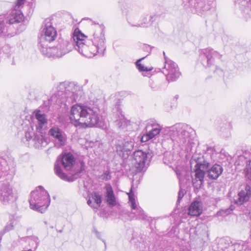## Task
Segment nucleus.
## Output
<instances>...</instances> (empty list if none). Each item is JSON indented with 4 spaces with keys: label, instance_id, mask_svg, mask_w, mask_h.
<instances>
[{
    "label": "nucleus",
    "instance_id": "nucleus-1",
    "mask_svg": "<svg viewBox=\"0 0 251 251\" xmlns=\"http://www.w3.org/2000/svg\"><path fill=\"white\" fill-rule=\"evenodd\" d=\"M90 40L86 41L87 37L78 29L73 34L72 41L63 40L56 47L45 46L40 49L43 55L48 57H60L71 51L75 47L78 51L87 57H92L97 54H102L105 50V38L103 27L99 25L91 28Z\"/></svg>",
    "mask_w": 251,
    "mask_h": 251
},
{
    "label": "nucleus",
    "instance_id": "nucleus-2",
    "mask_svg": "<svg viewBox=\"0 0 251 251\" xmlns=\"http://www.w3.org/2000/svg\"><path fill=\"white\" fill-rule=\"evenodd\" d=\"M70 119L75 126L98 127L101 124L100 109L94 105L75 104L72 106Z\"/></svg>",
    "mask_w": 251,
    "mask_h": 251
},
{
    "label": "nucleus",
    "instance_id": "nucleus-3",
    "mask_svg": "<svg viewBox=\"0 0 251 251\" xmlns=\"http://www.w3.org/2000/svg\"><path fill=\"white\" fill-rule=\"evenodd\" d=\"M192 132V129L188 125L177 124L165 128L163 133L169 135L174 146L188 151L194 144Z\"/></svg>",
    "mask_w": 251,
    "mask_h": 251
},
{
    "label": "nucleus",
    "instance_id": "nucleus-4",
    "mask_svg": "<svg viewBox=\"0 0 251 251\" xmlns=\"http://www.w3.org/2000/svg\"><path fill=\"white\" fill-rule=\"evenodd\" d=\"M77 164L76 158L70 152L62 153L59 155L54 163V170L55 174L61 179L72 182L74 178L72 176H68L64 172H69L70 174L75 173Z\"/></svg>",
    "mask_w": 251,
    "mask_h": 251
},
{
    "label": "nucleus",
    "instance_id": "nucleus-5",
    "mask_svg": "<svg viewBox=\"0 0 251 251\" xmlns=\"http://www.w3.org/2000/svg\"><path fill=\"white\" fill-rule=\"evenodd\" d=\"M77 86L74 83H61L57 87V94L53 95L51 99L58 104L67 105V103H72L77 100Z\"/></svg>",
    "mask_w": 251,
    "mask_h": 251
},
{
    "label": "nucleus",
    "instance_id": "nucleus-6",
    "mask_svg": "<svg viewBox=\"0 0 251 251\" xmlns=\"http://www.w3.org/2000/svg\"><path fill=\"white\" fill-rule=\"evenodd\" d=\"M29 202L31 209L43 213L50 204V196L43 187L40 186L31 193Z\"/></svg>",
    "mask_w": 251,
    "mask_h": 251
},
{
    "label": "nucleus",
    "instance_id": "nucleus-7",
    "mask_svg": "<svg viewBox=\"0 0 251 251\" xmlns=\"http://www.w3.org/2000/svg\"><path fill=\"white\" fill-rule=\"evenodd\" d=\"M57 36V31L50 23V19H46L45 21V26L39 38V49L48 46V43L54 41L56 39Z\"/></svg>",
    "mask_w": 251,
    "mask_h": 251
},
{
    "label": "nucleus",
    "instance_id": "nucleus-8",
    "mask_svg": "<svg viewBox=\"0 0 251 251\" xmlns=\"http://www.w3.org/2000/svg\"><path fill=\"white\" fill-rule=\"evenodd\" d=\"M193 159L196 165L195 178L193 180V182L194 184L197 183L196 186L200 187L203 181L205 171L207 170L209 164L205 160L203 156L198 157L194 156Z\"/></svg>",
    "mask_w": 251,
    "mask_h": 251
},
{
    "label": "nucleus",
    "instance_id": "nucleus-9",
    "mask_svg": "<svg viewBox=\"0 0 251 251\" xmlns=\"http://www.w3.org/2000/svg\"><path fill=\"white\" fill-rule=\"evenodd\" d=\"M163 55L165 61L162 72L165 75L168 81H176L180 75L178 66L174 61L167 57L164 51Z\"/></svg>",
    "mask_w": 251,
    "mask_h": 251
},
{
    "label": "nucleus",
    "instance_id": "nucleus-10",
    "mask_svg": "<svg viewBox=\"0 0 251 251\" xmlns=\"http://www.w3.org/2000/svg\"><path fill=\"white\" fill-rule=\"evenodd\" d=\"M162 127L155 120H150L146 127V133L141 138V142H146L153 139L161 132Z\"/></svg>",
    "mask_w": 251,
    "mask_h": 251
},
{
    "label": "nucleus",
    "instance_id": "nucleus-11",
    "mask_svg": "<svg viewBox=\"0 0 251 251\" xmlns=\"http://www.w3.org/2000/svg\"><path fill=\"white\" fill-rule=\"evenodd\" d=\"M32 129L27 131L25 133V137L28 141H32L33 142V145L36 148L40 149L46 146L48 144V141L45 137V131L43 133H38L36 131V133L32 136Z\"/></svg>",
    "mask_w": 251,
    "mask_h": 251
},
{
    "label": "nucleus",
    "instance_id": "nucleus-12",
    "mask_svg": "<svg viewBox=\"0 0 251 251\" xmlns=\"http://www.w3.org/2000/svg\"><path fill=\"white\" fill-rule=\"evenodd\" d=\"M156 19V15L152 14L144 16L140 20H138L137 16H131L128 18L127 21L132 26L146 27L151 25Z\"/></svg>",
    "mask_w": 251,
    "mask_h": 251
},
{
    "label": "nucleus",
    "instance_id": "nucleus-13",
    "mask_svg": "<svg viewBox=\"0 0 251 251\" xmlns=\"http://www.w3.org/2000/svg\"><path fill=\"white\" fill-rule=\"evenodd\" d=\"M188 6L193 8L199 14L202 15L213 6L214 0H187Z\"/></svg>",
    "mask_w": 251,
    "mask_h": 251
},
{
    "label": "nucleus",
    "instance_id": "nucleus-14",
    "mask_svg": "<svg viewBox=\"0 0 251 251\" xmlns=\"http://www.w3.org/2000/svg\"><path fill=\"white\" fill-rule=\"evenodd\" d=\"M49 135L54 140L55 146L60 148L64 146L67 141L66 134L58 126H54L49 131Z\"/></svg>",
    "mask_w": 251,
    "mask_h": 251
},
{
    "label": "nucleus",
    "instance_id": "nucleus-15",
    "mask_svg": "<svg viewBox=\"0 0 251 251\" xmlns=\"http://www.w3.org/2000/svg\"><path fill=\"white\" fill-rule=\"evenodd\" d=\"M221 55L211 49H205L201 50L200 58L204 66H210L216 58H221Z\"/></svg>",
    "mask_w": 251,
    "mask_h": 251
},
{
    "label": "nucleus",
    "instance_id": "nucleus-16",
    "mask_svg": "<svg viewBox=\"0 0 251 251\" xmlns=\"http://www.w3.org/2000/svg\"><path fill=\"white\" fill-rule=\"evenodd\" d=\"M16 199L12 186L9 183L3 184L0 188V201L3 203H7L15 201Z\"/></svg>",
    "mask_w": 251,
    "mask_h": 251
},
{
    "label": "nucleus",
    "instance_id": "nucleus-17",
    "mask_svg": "<svg viewBox=\"0 0 251 251\" xmlns=\"http://www.w3.org/2000/svg\"><path fill=\"white\" fill-rule=\"evenodd\" d=\"M148 154L141 150L134 152L132 162L138 171L143 170L147 160Z\"/></svg>",
    "mask_w": 251,
    "mask_h": 251
},
{
    "label": "nucleus",
    "instance_id": "nucleus-18",
    "mask_svg": "<svg viewBox=\"0 0 251 251\" xmlns=\"http://www.w3.org/2000/svg\"><path fill=\"white\" fill-rule=\"evenodd\" d=\"M34 115L36 121L35 124L36 131L38 133H43L45 131L48 125V120L46 115L40 110L34 111Z\"/></svg>",
    "mask_w": 251,
    "mask_h": 251
},
{
    "label": "nucleus",
    "instance_id": "nucleus-19",
    "mask_svg": "<svg viewBox=\"0 0 251 251\" xmlns=\"http://www.w3.org/2000/svg\"><path fill=\"white\" fill-rule=\"evenodd\" d=\"M251 196V187L247 185L245 189L240 191L238 195L234 197V202L238 205H241L249 201Z\"/></svg>",
    "mask_w": 251,
    "mask_h": 251
},
{
    "label": "nucleus",
    "instance_id": "nucleus-20",
    "mask_svg": "<svg viewBox=\"0 0 251 251\" xmlns=\"http://www.w3.org/2000/svg\"><path fill=\"white\" fill-rule=\"evenodd\" d=\"M127 195L129 198V202L130 204L132 210H134L133 213L138 218H144V211L141 207L138 206V203H136L135 196L133 193L132 189H130L129 193H127Z\"/></svg>",
    "mask_w": 251,
    "mask_h": 251
},
{
    "label": "nucleus",
    "instance_id": "nucleus-21",
    "mask_svg": "<svg viewBox=\"0 0 251 251\" xmlns=\"http://www.w3.org/2000/svg\"><path fill=\"white\" fill-rule=\"evenodd\" d=\"M134 147V140L132 139L119 140L116 144V151L120 153L121 152H127L131 151Z\"/></svg>",
    "mask_w": 251,
    "mask_h": 251
},
{
    "label": "nucleus",
    "instance_id": "nucleus-22",
    "mask_svg": "<svg viewBox=\"0 0 251 251\" xmlns=\"http://www.w3.org/2000/svg\"><path fill=\"white\" fill-rule=\"evenodd\" d=\"M21 7H17L16 5L10 14L6 18V23L13 24L15 23L22 22L24 19V15L19 9Z\"/></svg>",
    "mask_w": 251,
    "mask_h": 251
},
{
    "label": "nucleus",
    "instance_id": "nucleus-23",
    "mask_svg": "<svg viewBox=\"0 0 251 251\" xmlns=\"http://www.w3.org/2000/svg\"><path fill=\"white\" fill-rule=\"evenodd\" d=\"M101 202V195L99 192H93L90 195L87 204L92 208L98 209L100 206Z\"/></svg>",
    "mask_w": 251,
    "mask_h": 251
},
{
    "label": "nucleus",
    "instance_id": "nucleus-24",
    "mask_svg": "<svg viewBox=\"0 0 251 251\" xmlns=\"http://www.w3.org/2000/svg\"><path fill=\"white\" fill-rule=\"evenodd\" d=\"M203 206L201 202L195 201L192 202L188 208V215L191 216H199L202 212Z\"/></svg>",
    "mask_w": 251,
    "mask_h": 251
},
{
    "label": "nucleus",
    "instance_id": "nucleus-25",
    "mask_svg": "<svg viewBox=\"0 0 251 251\" xmlns=\"http://www.w3.org/2000/svg\"><path fill=\"white\" fill-rule=\"evenodd\" d=\"M105 199L108 204L110 206H114L116 204V200L114 194L113 188L110 184H106L105 186Z\"/></svg>",
    "mask_w": 251,
    "mask_h": 251
},
{
    "label": "nucleus",
    "instance_id": "nucleus-26",
    "mask_svg": "<svg viewBox=\"0 0 251 251\" xmlns=\"http://www.w3.org/2000/svg\"><path fill=\"white\" fill-rule=\"evenodd\" d=\"M222 167L219 165L215 164L207 170L208 176L212 179H216L222 174Z\"/></svg>",
    "mask_w": 251,
    "mask_h": 251
},
{
    "label": "nucleus",
    "instance_id": "nucleus-27",
    "mask_svg": "<svg viewBox=\"0 0 251 251\" xmlns=\"http://www.w3.org/2000/svg\"><path fill=\"white\" fill-rule=\"evenodd\" d=\"M241 10L245 18L251 17V0H244L241 2Z\"/></svg>",
    "mask_w": 251,
    "mask_h": 251
},
{
    "label": "nucleus",
    "instance_id": "nucleus-28",
    "mask_svg": "<svg viewBox=\"0 0 251 251\" xmlns=\"http://www.w3.org/2000/svg\"><path fill=\"white\" fill-rule=\"evenodd\" d=\"M144 58H142V59L138 60L136 62V65L139 71L143 72L142 75L144 76L149 77L151 75L150 71L152 70V68H148L147 67H145L140 63L141 61Z\"/></svg>",
    "mask_w": 251,
    "mask_h": 251
},
{
    "label": "nucleus",
    "instance_id": "nucleus-29",
    "mask_svg": "<svg viewBox=\"0 0 251 251\" xmlns=\"http://www.w3.org/2000/svg\"><path fill=\"white\" fill-rule=\"evenodd\" d=\"M120 115L118 116V118L115 121L116 124L119 128L125 129L129 124V122L125 119L121 112H120Z\"/></svg>",
    "mask_w": 251,
    "mask_h": 251
},
{
    "label": "nucleus",
    "instance_id": "nucleus-30",
    "mask_svg": "<svg viewBox=\"0 0 251 251\" xmlns=\"http://www.w3.org/2000/svg\"><path fill=\"white\" fill-rule=\"evenodd\" d=\"M19 220L18 217L11 216L10 218L9 221L4 227L3 229L4 233L8 232L13 229L14 226H16Z\"/></svg>",
    "mask_w": 251,
    "mask_h": 251
},
{
    "label": "nucleus",
    "instance_id": "nucleus-31",
    "mask_svg": "<svg viewBox=\"0 0 251 251\" xmlns=\"http://www.w3.org/2000/svg\"><path fill=\"white\" fill-rule=\"evenodd\" d=\"M26 241L28 242L29 246L33 247L34 249L36 250L39 244V240L38 237L35 236H31L26 238Z\"/></svg>",
    "mask_w": 251,
    "mask_h": 251
},
{
    "label": "nucleus",
    "instance_id": "nucleus-32",
    "mask_svg": "<svg viewBox=\"0 0 251 251\" xmlns=\"http://www.w3.org/2000/svg\"><path fill=\"white\" fill-rule=\"evenodd\" d=\"M246 168L245 169L246 176L251 180V160L246 161Z\"/></svg>",
    "mask_w": 251,
    "mask_h": 251
},
{
    "label": "nucleus",
    "instance_id": "nucleus-33",
    "mask_svg": "<svg viewBox=\"0 0 251 251\" xmlns=\"http://www.w3.org/2000/svg\"><path fill=\"white\" fill-rule=\"evenodd\" d=\"M7 28L4 21L0 22V36L7 32Z\"/></svg>",
    "mask_w": 251,
    "mask_h": 251
},
{
    "label": "nucleus",
    "instance_id": "nucleus-34",
    "mask_svg": "<svg viewBox=\"0 0 251 251\" xmlns=\"http://www.w3.org/2000/svg\"><path fill=\"white\" fill-rule=\"evenodd\" d=\"M100 178L102 180H108L111 179V176L109 171H106L100 176Z\"/></svg>",
    "mask_w": 251,
    "mask_h": 251
},
{
    "label": "nucleus",
    "instance_id": "nucleus-35",
    "mask_svg": "<svg viewBox=\"0 0 251 251\" xmlns=\"http://www.w3.org/2000/svg\"><path fill=\"white\" fill-rule=\"evenodd\" d=\"M231 210H229L228 209L221 210L217 213V215L218 216H226L229 214Z\"/></svg>",
    "mask_w": 251,
    "mask_h": 251
},
{
    "label": "nucleus",
    "instance_id": "nucleus-36",
    "mask_svg": "<svg viewBox=\"0 0 251 251\" xmlns=\"http://www.w3.org/2000/svg\"><path fill=\"white\" fill-rule=\"evenodd\" d=\"M184 196V192L180 190L178 193L177 201H179Z\"/></svg>",
    "mask_w": 251,
    "mask_h": 251
},
{
    "label": "nucleus",
    "instance_id": "nucleus-37",
    "mask_svg": "<svg viewBox=\"0 0 251 251\" xmlns=\"http://www.w3.org/2000/svg\"><path fill=\"white\" fill-rule=\"evenodd\" d=\"M25 0H17L16 3V6L19 7L21 6L24 3Z\"/></svg>",
    "mask_w": 251,
    "mask_h": 251
},
{
    "label": "nucleus",
    "instance_id": "nucleus-38",
    "mask_svg": "<svg viewBox=\"0 0 251 251\" xmlns=\"http://www.w3.org/2000/svg\"><path fill=\"white\" fill-rule=\"evenodd\" d=\"M245 159V157L244 156H240L239 157V159L240 160H243V159Z\"/></svg>",
    "mask_w": 251,
    "mask_h": 251
},
{
    "label": "nucleus",
    "instance_id": "nucleus-39",
    "mask_svg": "<svg viewBox=\"0 0 251 251\" xmlns=\"http://www.w3.org/2000/svg\"><path fill=\"white\" fill-rule=\"evenodd\" d=\"M215 200H216V202H218V201H220V199L218 198H216L215 199Z\"/></svg>",
    "mask_w": 251,
    "mask_h": 251
},
{
    "label": "nucleus",
    "instance_id": "nucleus-40",
    "mask_svg": "<svg viewBox=\"0 0 251 251\" xmlns=\"http://www.w3.org/2000/svg\"><path fill=\"white\" fill-rule=\"evenodd\" d=\"M84 163H81V170H82L83 169V167H84Z\"/></svg>",
    "mask_w": 251,
    "mask_h": 251
},
{
    "label": "nucleus",
    "instance_id": "nucleus-41",
    "mask_svg": "<svg viewBox=\"0 0 251 251\" xmlns=\"http://www.w3.org/2000/svg\"><path fill=\"white\" fill-rule=\"evenodd\" d=\"M150 86L151 87V88H155V87H153L152 86H151V82H150Z\"/></svg>",
    "mask_w": 251,
    "mask_h": 251
},
{
    "label": "nucleus",
    "instance_id": "nucleus-42",
    "mask_svg": "<svg viewBox=\"0 0 251 251\" xmlns=\"http://www.w3.org/2000/svg\"><path fill=\"white\" fill-rule=\"evenodd\" d=\"M32 251V250L31 249H29L27 251Z\"/></svg>",
    "mask_w": 251,
    "mask_h": 251
}]
</instances>
